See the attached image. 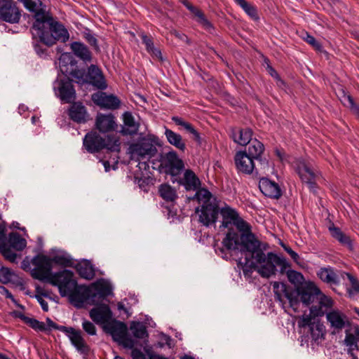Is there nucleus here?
<instances>
[{"label": "nucleus", "instance_id": "22", "mask_svg": "<svg viewBox=\"0 0 359 359\" xmlns=\"http://www.w3.org/2000/svg\"><path fill=\"white\" fill-rule=\"evenodd\" d=\"M68 115L71 120L77 123H84L88 119L86 107L80 102H73L69 109Z\"/></svg>", "mask_w": 359, "mask_h": 359}, {"label": "nucleus", "instance_id": "46", "mask_svg": "<svg viewBox=\"0 0 359 359\" xmlns=\"http://www.w3.org/2000/svg\"><path fill=\"white\" fill-rule=\"evenodd\" d=\"M341 102L344 106L350 108L353 114L359 116V106L354 102L353 98L350 95L344 93Z\"/></svg>", "mask_w": 359, "mask_h": 359}, {"label": "nucleus", "instance_id": "32", "mask_svg": "<svg viewBox=\"0 0 359 359\" xmlns=\"http://www.w3.org/2000/svg\"><path fill=\"white\" fill-rule=\"evenodd\" d=\"M76 271L79 275L84 279L92 280L95 276V271L93 265L88 260L84 259L79 262L76 266Z\"/></svg>", "mask_w": 359, "mask_h": 359}, {"label": "nucleus", "instance_id": "20", "mask_svg": "<svg viewBox=\"0 0 359 359\" xmlns=\"http://www.w3.org/2000/svg\"><path fill=\"white\" fill-rule=\"evenodd\" d=\"M90 288L92 304H97L112 293L111 286L105 283H94Z\"/></svg>", "mask_w": 359, "mask_h": 359}, {"label": "nucleus", "instance_id": "43", "mask_svg": "<svg viewBox=\"0 0 359 359\" xmlns=\"http://www.w3.org/2000/svg\"><path fill=\"white\" fill-rule=\"evenodd\" d=\"M18 317H19L21 320H23V322L25 323L28 325L30 327L34 329L35 331H37V332L48 331V327H46V325L43 322H41L35 318L25 316L22 313H19L18 315Z\"/></svg>", "mask_w": 359, "mask_h": 359}, {"label": "nucleus", "instance_id": "7", "mask_svg": "<svg viewBox=\"0 0 359 359\" xmlns=\"http://www.w3.org/2000/svg\"><path fill=\"white\" fill-rule=\"evenodd\" d=\"M318 316L304 313L298 320V326L301 328H308L312 340L319 344L324 339L326 333L325 327Z\"/></svg>", "mask_w": 359, "mask_h": 359}, {"label": "nucleus", "instance_id": "3", "mask_svg": "<svg viewBox=\"0 0 359 359\" xmlns=\"http://www.w3.org/2000/svg\"><path fill=\"white\" fill-rule=\"evenodd\" d=\"M232 224L237 227L240 233L229 229L222 241L226 250H240L241 252H245L249 248L259 245L260 241L252 233L250 226L239 215Z\"/></svg>", "mask_w": 359, "mask_h": 359}, {"label": "nucleus", "instance_id": "53", "mask_svg": "<svg viewBox=\"0 0 359 359\" xmlns=\"http://www.w3.org/2000/svg\"><path fill=\"white\" fill-rule=\"evenodd\" d=\"M345 344L351 348L352 349L356 348L358 349V339L356 337L351 333H346L345 339H344Z\"/></svg>", "mask_w": 359, "mask_h": 359}, {"label": "nucleus", "instance_id": "17", "mask_svg": "<svg viewBox=\"0 0 359 359\" xmlns=\"http://www.w3.org/2000/svg\"><path fill=\"white\" fill-rule=\"evenodd\" d=\"M273 289L275 299L278 301L283 307H284L285 299L288 301L289 306L292 308L294 288L287 286L283 283L274 282L273 284Z\"/></svg>", "mask_w": 359, "mask_h": 359}, {"label": "nucleus", "instance_id": "15", "mask_svg": "<svg viewBox=\"0 0 359 359\" xmlns=\"http://www.w3.org/2000/svg\"><path fill=\"white\" fill-rule=\"evenodd\" d=\"M325 313L330 327L334 331H341L349 324L347 316L338 309H332L328 312L326 311Z\"/></svg>", "mask_w": 359, "mask_h": 359}, {"label": "nucleus", "instance_id": "19", "mask_svg": "<svg viewBox=\"0 0 359 359\" xmlns=\"http://www.w3.org/2000/svg\"><path fill=\"white\" fill-rule=\"evenodd\" d=\"M90 318L97 324H107L112 317V312L107 304H101L90 311Z\"/></svg>", "mask_w": 359, "mask_h": 359}, {"label": "nucleus", "instance_id": "54", "mask_svg": "<svg viewBox=\"0 0 359 359\" xmlns=\"http://www.w3.org/2000/svg\"><path fill=\"white\" fill-rule=\"evenodd\" d=\"M46 323H47L46 327H48V331H49L52 329H54V330H60L65 333L66 331L68 330L67 328L69 327H66V326H63V325H58L55 322H53L50 318H46Z\"/></svg>", "mask_w": 359, "mask_h": 359}, {"label": "nucleus", "instance_id": "39", "mask_svg": "<svg viewBox=\"0 0 359 359\" xmlns=\"http://www.w3.org/2000/svg\"><path fill=\"white\" fill-rule=\"evenodd\" d=\"M141 39L143 44L146 47L147 51L153 57L162 61L163 57L161 50L158 48L154 47V41L151 36H148L145 34H141Z\"/></svg>", "mask_w": 359, "mask_h": 359}, {"label": "nucleus", "instance_id": "14", "mask_svg": "<svg viewBox=\"0 0 359 359\" xmlns=\"http://www.w3.org/2000/svg\"><path fill=\"white\" fill-rule=\"evenodd\" d=\"M91 100L102 109H116L121 105V100L114 95H107L102 91H98L91 95Z\"/></svg>", "mask_w": 359, "mask_h": 359}, {"label": "nucleus", "instance_id": "38", "mask_svg": "<svg viewBox=\"0 0 359 359\" xmlns=\"http://www.w3.org/2000/svg\"><path fill=\"white\" fill-rule=\"evenodd\" d=\"M234 1L243 10L250 19L256 22L259 20L257 6L250 2H248L246 0H234Z\"/></svg>", "mask_w": 359, "mask_h": 359}, {"label": "nucleus", "instance_id": "4", "mask_svg": "<svg viewBox=\"0 0 359 359\" xmlns=\"http://www.w3.org/2000/svg\"><path fill=\"white\" fill-rule=\"evenodd\" d=\"M190 200H196L201 203V208H196V212H199V222L205 226L215 224L219 211V201L212 196L210 191L203 188L195 193Z\"/></svg>", "mask_w": 359, "mask_h": 359}, {"label": "nucleus", "instance_id": "63", "mask_svg": "<svg viewBox=\"0 0 359 359\" xmlns=\"http://www.w3.org/2000/svg\"><path fill=\"white\" fill-rule=\"evenodd\" d=\"M216 252L219 255H222V257L224 258V259H227L229 257L227 256V253L225 252V249H224L223 248H219L215 250Z\"/></svg>", "mask_w": 359, "mask_h": 359}, {"label": "nucleus", "instance_id": "34", "mask_svg": "<svg viewBox=\"0 0 359 359\" xmlns=\"http://www.w3.org/2000/svg\"><path fill=\"white\" fill-rule=\"evenodd\" d=\"M317 275L318 278L323 282L330 285H337L339 284V278L336 274L334 271L329 268H320L318 271Z\"/></svg>", "mask_w": 359, "mask_h": 359}, {"label": "nucleus", "instance_id": "59", "mask_svg": "<svg viewBox=\"0 0 359 359\" xmlns=\"http://www.w3.org/2000/svg\"><path fill=\"white\" fill-rule=\"evenodd\" d=\"M281 246L290 255L291 258L294 262H298V259H299V256L296 252H294L291 248H290L289 246H287L283 243L281 244Z\"/></svg>", "mask_w": 359, "mask_h": 359}, {"label": "nucleus", "instance_id": "11", "mask_svg": "<svg viewBox=\"0 0 359 359\" xmlns=\"http://www.w3.org/2000/svg\"><path fill=\"white\" fill-rule=\"evenodd\" d=\"M21 12L13 0H0V20L11 24L20 22Z\"/></svg>", "mask_w": 359, "mask_h": 359}, {"label": "nucleus", "instance_id": "9", "mask_svg": "<svg viewBox=\"0 0 359 359\" xmlns=\"http://www.w3.org/2000/svg\"><path fill=\"white\" fill-rule=\"evenodd\" d=\"M48 283L57 287L62 297H67L72 290L74 289L77 281L74 279V275L72 271L64 269L54 273Z\"/></svg>", "mask_w": 359, "mask_h": 359}, {"label": "nucleus", "instance_id": "2", "mask_svg": "<svg viewBox=\"0 0 359 359\" xmlns=\"http://www.w3.org/2000/svg\"><path fill=\"white\" fill-rule=\"evenodd\" d=\"M299 298L306 306L317 302L316 305L310 308L311 314L316 316H323L333 304L332 299L323 294L313 282L304 283L296 289L294 288L292 309L295 312L298 309Z\"/></svg>", "mask_w": 359, "mask_h": 359}, {"label": "nucleus", "instance_id": "23", "mask_svg": "<svg viewBox=\"0 0 359 359\" xmlns=\"http://www.w3.org/2000/svg\"><path fill=\"white\" fill-rule=\"evenodd\" d=\"M104 327L115 340L123 342L127 332V326L124 323L114 320L109 321Z\"/></svg>", "mask_w": 359, "mask_h": 359}, {"label": "nucleus", "instance_id": "36", "mask_svg": "<svg viewBox=\"0 0 359 359\" xmlns=\"http://www.w3.org/2000/svg\"><path fill=\"white\" fill-rule=\"evenodd\" d=\"M329 230L333 238L337 240L342 245L347 247L350 250H353V243L348 236L346 235L339 228L334 225L330 226Z\"/></svg>", "mask_w": 359, "mask_h": 359}, {"label": "nucleus", "instance_id": "48", "mask_svg": "<svg viewBox=\"0 0 359 359\" xmlns=\"http://www.w3.org/2000/svg\"><path fill=\"white\" fill-rule=\"evenodd\" d=\"M346 276L348 277L351 287L348 289V294L349 297L353 298L355 294H359V281L357 278H355L351 273H346Z\"/></svg>", "mask_w": 359, "mask_h": 359}, {"label": "nucleus", "instance_id": "41", "mask_svg": "<svg viewBox=\"0 0 359 359\" xmlns=\"http://www.w3.org/2000/svg\"><path fill=\"white\" fill-rule=\"evenodd\" d=\"M252 131L250 128L239 129L238 133H233L234 142L240 145H247L252 140Z\"/></svg>", "mask_w": 359, "mask_h": 359}, {"label": "nucleus", "instance_id": "50", "mask_svg": "<svg viewBox=\"0 0 359 359\" xmlns=\"http://www.w3.org/2000/svg\"><path fill=\"white\" fill-rule=\"evenodd\" d=\"M285 272L287 273V278L291 283L294 285L299 284L304 280L302 274L294 270L287 269Z\"/></svg>", "mask_w": 359, "mask_h": 359}, {"label": "nucleus", "instance_id": "18", "mask_svg": "<svg viewBox=\"0 0 359 359\" xmlns=\"http://www.w3.org/2000/svg\"><path fill=\"white\" fill-rule=\"evenodd\" d=\"M237 170L244 174H251L255 169L254 159L246 151H238L234 156Z\"/></svg>", "mask_w": 359, "mask_h": 359}, {"label": "nucleus", "instance_id": "61", "mask_svg": "<svg viewBox=\"0 0 359 359\" xmlns=\"http://www.w3.org/2000/svg\"><path fill=\"white\" fill-rule=\"evenodd\" d=\"M267 69H268L269 74L272 77L279 80L282 83H283V81L280 79L279 74L272 67H271L270 65H268Z\"/></svg>", "mask_w": 359, "mask_h": 359}, {"label": "nucleus", "instance_id": "42", "mask_svg": "<svg viewBox=\"0 0 359 359\" xmlns=\"http://www.w3.org/2000/svg\"><path fill=\"white\" fill-rule=\"evenodd\" d=\"M9 246L18 251H22L27 245V241L20 233L11 232L8 235Z\"/></svg>", "mask_w": 359, "mask_h": 359}, {"label": "nucleus", "instance_id": "58", "mask_svg": "<svg viewBox=\"0 0 359 359\" xmlns=\"http://www.w3.org/2000/svg\"><path fill=\"white\" fill-rule=\"evenodd\" d=\"M151 179L149 177L137 178L135 177V182L137 183L140 189L144 191H147V187L151 182Z\"/></svg>", "mask_w": 359, "mask_h": 359}, {"label": "nucleus", "instance_id": "6", "mask_svg": "<svg viewBox=\"0 0 359 359\" xmlns=\"http://www.w3.org/2000/svg\"><path fill=\"white\" fill-rule=\"evenodd\" d=\"M159 139L154 134H147L140 137L137 142L132 143L129 146V151L132 155L141 158L154 156L157 152L156 145H158Z\"/></svg>", "mask_w": 359, "mask_h": 359}, {"label": "nucleus", "instance_id": "55", "mask_svg": "<svg viewBox=\"0 0 359 359\" xmlns=\"http://www.w3.org/2000/svg\"><path fill=\"white\" fill-rule=\"evenodd\" d=\"M42 297H48V292H42L41 294H36L35 297L37 299L38 302L41 306V309L43 311L47 312L48 311V304L47 302H46Z\"/></svg>", "mask_w": 359, "mask_h": 359}, {"label": "nucleus", "instance_id": "47", "mask_svg": "<svg viewBox=\"0 0 359 359\" xmlns=\"http://www.w3.org/2000/svg\"><path fill=\"white\" fill-rule=\"evenodd\" d=\"M51 259V264L53 263L65 267L72 266L73 264L72 259L70 256L63 254L55 255Z\"/></svg>", "mask_w": 359, "mask_h": 359}, {"label": "nucleus", "instance_id": "49", "mask_svg": "<svg viewBox=\"0 0 359 359\" xmlns=\"http://www.w3.org/2000/svg\"><path fill=\"white\" fill-rule=\"evenodd\" d=\"M16 275L15 273L7 267L0 269V282L4 284L11 282Z\"/></svg>", "mask_w": 359, "mask_h": 359}, {"label": "nucleus", "instance_id": "25", "mask_svg": "<svg viewBox=\"0 0 359 359\" xmlns=\"http://www.w3.org/2000/svg\"><path fill=\"white\" fill-rule=\"evenodd\" d=\"M58 95L62 101L71 103L76 97L74 86L70 81L62 80L58 86Z\"/></svg>", "mask_w": 359, "mask_h": 359}, {"label": "nucleus", "instance_id": "21", "mask_svg": "<svg viewBox=\"0 0 359 359\" xmlns=\"http://www.w3.org/2000/svg\"><path fill=\"white\" fill-rule=\"evenodd\" d=\"M259 188L264 196L271 198L278 199L282 195L279 185L266 177L260 179Z\"/></svg>", "mask_w": 359, "mask_h": 359}, {"label": "nucleus", "instance_id": "35", "mask_svg": "<svg viewBox=\"0 0 359 359\" xmlns=\"http://www.w3.org/2000/svg\"><path fill=\"white\" fill-rule=\"evenodd\" d=\"M183 184L187 190L198 191L200 190L201 182L196 174L191 170H187L184 174Z\"/></svg>", "mask_w": 359, "mask_h": 359}, {"label": "nucleus", "instance_id": "5", "mask_svg": "<svg viewBox=\"0 0 359 359\" xmlns=\"http://www.w3.org/2000/svg\"><path fill=\"white\" fill-rule=\"evenodd\" d=\"M83 145L88 152L93 154L101 151L103 149L113 152H119L121 149L119 140L111 135L103 138L96 132L88 133L83 140Z\"/></svg>", "mask_w": 359, "mask_h": 359}, {"label": "nucleus", "instance_id": "57", "mask_svg": "<svg viewBox=\"0 0 359 359\" xmlns=\"http://www.w3.org/2000/svg\"><path fill=\"white\" fill-rule=\"evenodd\" d=\"M32 38H33V39L35 41H34V42H33V46H34V50H35L36 53L39 55H43V54L44 53V52H45V50H44V49H43V48H41V45L39 43V42H41V43H43V44H45V45H46V43H43V41H41L39 37H34V36L32 35ZM57 41H56L54 43V44H55ZM53 44H51V45H48V46H53ZM46 46H47V44H46Z\"/></svg>", "mask_w": 359, "mask_h": 359}, {"label": "nucleus", "instance_id": "1", "mask_svg": "<svg viewBox=\"0 0 359 359\" xmlns=\"http://www.w3.org/2000/svg\"><path fill=\"white\" fill-rule=\"evenodd\" d=\"M268 248L267 243L259 241L258 246L250 248L245 252L248 255H245L243 262L241 259L237 261L238 267L242 269L245 278H251L253 271H256L262 278H269L276 274L277 266L280 267L281 273L290 267L285 257L271 252L266 255L264 251Z\"/></svg>", "mask_w": 359, "mask_h": 359}, {"label": "nucleus", "instance_id": "12", "mask_svg": "<svg viewBox=\"0 0 359 359\" xmlns=\"http://www.w3.org/2000/svg\"><path fill=\"white\" fill-rule=\"evenodd\" d=\"M296 172L302 182L306 184L311 191H315L316 180L319 176V173L315 172L305 161H299L297 163Z\"/></svg>", "mask_w": 359, "mask_h": 359}, {"label": "nucleus", "instance_id": "56", "mask_svg": "<svg viewBox=\"0 0 359 359\" xmlns=\"http://www.w3.org/2000/svg\"><path fill=\"white\" fill-rule=\"evenodd\" d=\"M83 329L86 332H87L90 335H95L96 334V327L95 325L88 321L84 320L82 323Z\"/></svg>", "mask_w": 359, "mask_h": 359}, {"label": "nucleus", "instance_id": "28", "mask_svg": "<svg viewBox=\"0 0 359 359\" xmlns=\"http://www.w3.org/2000/svg\"><path fill=\"white\" fill-rule=\"evenodd\" d=\"M162 164L165 168H168L169 171L174 172L182 169L184 164L181 159L179 158L176 151H171L165 154L163 157Z\"/></svg>", "mask_w": 359, "mask_h": 359}, {"label": "nucleus", "instance_id": "44", "mask_svg": "<svg viewBox=\"0 0 359 359\" xmlns=\"http://www.w3.org/2000/svg\"><path fill=\"white\" fill-rule=\"evenodd\" d=\"M130 329L134 337L137 339H146L148 337V333L146 326L141 322L133 321Z\"/></svg>", "mask_w": 359, "mask_h": 359}, {"label": "nucleus", "instance_id": "30", "mask_svg": "<svg viewBox=\"0 0 359 359\" xmlns=\"http://www.w3.org/2000/svg\"><path fill=\"white\" fill-rule=\"evenodd\" d=\"M196 18V21L206 31L212 33L215 30L213 25L208 20L201 10L189 4L186 7Z\"/></svg>", "mask_w": 359, "mask_h": 359}, {"label": "nucleus", "instance_id": "64", "mask_svg": "<svg viewBox=\"0 0 359 359\" xmlns=\"http://www.w3.org/2000/svg\"><path fill=\"white\" fill-rule=\"evenodd\" d=\"M102 164H103V165H104V170H105V171H106V172H108V171H109V170H110V163H109V161H104L102 162Z\"/></svg>", "mask_w": 359, "mask_h": 359}, {"label": "nucleus", "instance_id": "24", "mask_svg": "<svg viewBox=\"0 0 359 359\" xmlns=\"http://www.w3.org/2000/svg\"><path fill=\"white\" fill-rule=\"evenodd\" d=\"M123 125L121 133L123 135L133 136L138 132L140 123L135 121L134 116L130 111H126L123 114Z\"/></svg>", "mask_w": 359, "mask_h": 359}, {"label": "nucleus", "instance_id": "26", "mask_svg": "<svg viewBox=\"0 0 359 359\" xmlns=\"http://www.w3.org/2000/svg\"><path fill=\"white\" fill-rule=\"evenodd\" d=\"M0 252L6 259L16 262L17 255L6 243V226L2 224H0Z\"/></svg>", "mask_w": 359, "mask_h": 359}, {"label": "nucleus", "instance_id": "51", "mask_svg": "<svg viewBox=\"0 0 359 359\" xmlns=\"http://www.w3.org/2000/svg\"><path fill=\"white\" fill-rule=\"evenodd\" d=\"M302 38L309 45H311L315 50L320 51L323 48L322 45L318 42L314 36L309 34L308 32L302 34Z\"/></svg>", "mask_w": 359, "mask_h": 359}, {"label": "nucleus", "instance_id": "62", "mask_svg": "<svg viewBox=\"0 0 359 359\" xmlns=\"http://www.w3.org/2000/svg\"><path fill=\"white\" fill-rule=\"evenodd\" d=\"M125 347L132 348L134 346V341L133 339L127 337L126 336L123 339V342H121Z\"/></svg>", "mask_w": 359, "mask_h": 359}, {"label": "nucleus", "instance_id": "31", "mask_svg": "<svg viewBox=\"0 0 359 359\" xmlns=\"http://www.w3.org/2000/svg\"><path fill=\"white\" fill-rule=\"evenodd\" d=\"M73 53L85 62H90L92 60V53L89 48L84 43L79 41H74L70 44Z\"/></svg>", "mask_w": 359, "mask_h": 359}, {"label": "nucleus", "instance_id": "16", "mask_svg": "<svg viewBox=\"0 0 359 359\" xmlns=\"http://www.w3.org/2000/svg\"><path fill=\"white\" fill-rule=\"evenodd\" d=\"M67 331L65 332L69 339L72 344L75 347L76 351L83 355H88L90 351L88 345L81 336V332L76 330L74 327H69Z\"/></svg>", "mask_w": 359, "mask_h": 359}, {"label": "nucleus", "instance_id": "37", "mask_svg": "<svg viewBox=\"0 0 359 359\" xmlns=\"http://www.w3.org/2000/svg\"><path fill=\"white\" fill-rule=\"evenodd\" d=\"M172 121L177 126H182L187 132L193 135L194 140L198 144H201V137L199 133L193 127V126L185 121L182 118L179 116H172Z\"/></svg>", "mask_w": 359, "mask_h": 359}, {"label": "nucleus", "instance_id": "10", "mask_svg": "<svg viewBox=\"0 0 359 359\" xmlns=\"http://www.w3.org/2000/svg\"><path fill=\"white\" fill-rule=\"evenodd\" d=\"M32 263L34 266L31 271L32 278L48 283L50 276L54 273L52 272L53 265L50 258L46 255L39 254L32 258Z\"/></svg>", "mask_w": 359, "mask_h": 359}, {"label": "nucleus", "instance_id": "13", "mask_svg": "<svg viewBox=\"0 0 359 359\" xmlns=\"http://www.w3.org/2000/svg\"><path fill=\"white\" fill-rule=\"evenodd\" d=\"M71 303L77 307H82L84 303L92 304L91 288L84 285L76 284L74 289H72L67 294Z\"/></svg>", "mask_w": 359, "mask_h": 359}, {"label": "nucleus", "instance_id": "52", "mask_svg": "<svg viewBox=\"0 0 359 359\" xmlns=\"http://www.w3.org/2000/svg\"><path fill=\"white\" fill-rule=\"evenodd\" d=\"M84 39L86 40V41L94 48V49L96 51L100 50V47L98 46L97 40L95 37V36L90 33L89 30H87V32H85L83 33Z\"/></svg>", "mask_w": 359, "mask_h": 359}, {"label": "nucleus", "instance_id": "29", "mask_svg": "<svg viewBox=\"0 0 359 359\" xmlns=\"http://www.w3.org/2000/svg\"><path fill=\"white\" fill-rule=\"evenodd\" d=\"M219 214L222 215V222L220 228L230 229L233 222L236 220L237 217L239 215L237 211L231 208L229 205L225 204L224 206H219Z\"/></svg>", "mask_w": 359, "mask_h": 359}, {"label": "nucleus", "instance_id": "8", "mask_svg": "<svg viewBox=\"0 0 359 359\" xmlns=\"http://www.w3.org/2000/svg\"><path fill=\"white\" fill-rule=\"evenodd\" d=\"M74 77L81 83H89L96 88L103 90L107 87L104 75L100 68L95 65H91L87 72L85 70H76L73 73Z\"/></svg>", "mask_w": 359, "mask_h": 359}, {"label": "nucleus", "instance_id": "60", "mask_svg": "<svg viewBox=\"0 0 359 359\" xmlns=\"http://www.w3.org/2000/svg\"><path fill=\"white\" fill-rule=\"evenodd\" d=\"M133 359H147L145 355L139 349H133L131 353Z\"/></svg>", "mask_w": 359, "mask_h": 359}, {"label": "nucleus", "instance_id": "40", "mask_svg": "<svg viewBox=\"0 0 359 359\" xmlns=\"http://www.w3.org/2000/svg\"><path fill=\"white\" fill-rule=\"evenodd\" d=\"M264 150V144L259 140L255 139L250 143L248 148L247 154L253 159L261 160V156Z\"/></svg>", "mask_w": 359, "mask_h": 359}, {"label": "nucleus", "instance_id": "33", "mask_svg": "<svg viewBox=\"0 0 359 359\" xmlns=\"http://www.w3.org/2000/svg\"><path fill=\"white\" fill-rule=\"evenodd\" d=\"M165 136L169 144L174 146L175 148L181 151H184L186 149L185 141L182 139L181 135L172 131L170 129L165 128Z\"/></svg>", "mask_w": 359, "mask_h": 359}, {"label": "nucleus", "instance_id": "27", "mask_svg": "<svg viewBox=\"0 0 359 359\" xmlns=\"http://www.w3.org/2000/svg\"><path fill=\"white\" fill-rule=\"evenodd\" d=\"M95 125L97 128L102 133L114 130L116 126L115 117L111 114H98L96 117Z\"/></svg>", "mask_w": 359, "mask_h": 359}, {"label": "nucleus", "instance_id": "45", "mask_svg": "<svg viewBox=\"0 0 359 359\" xmlns=\"http://www.w3.org/2000/svg\"><path fill=\"white\" fill-rule=\"evenodd\" d=\"M158 191L160 196L166 201L172 202L177 198L175 189L168 184H163L160 185Z\"/></svg>", "mask_w": 359, "mask_h": 359}]
</instances>
